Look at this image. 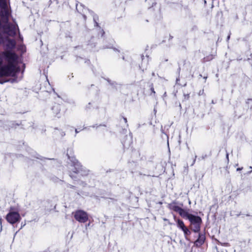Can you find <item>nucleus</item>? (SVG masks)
Here are the masks:
<instances>
[{
	"label": "nucleus",
	"instance_id": "f257e3e1",
	"mask_svg": "<svg viewBox=\"0 0 252 252\" xmlns=\"http://www.w3.org/2000/svg\"><path fill=\"white\" fill-rule=\"evenodd\" d=\"M18 57L14 53L10 51L0 53V78L14 74L15 63Z\"/></svg>",
	"mask_w": 252,
	"mask_h": 252
},
{
	"label": "nucleus",
	"instance_id": "f03ea898",
	"mask_svg": "<svg viewBox=\"0 0 252 252\" xmlns=\"http://www.w3.org/2000/svg\"><path fill=\"white\" fill-rule=\"evenodd\" d=\"M185 218L188 219L190 221L191 229L193 232H199L200 231L202 223V219L200 217L188 213Z\"/></svg>",
	"mask_w": 252,
	"mask_h": 252
},
{
	"label": "nucleus",
	"instance_id": "7ed1b4c3",
	"mask_svg": "<svg viewBox=\"0 0 252 252\" xmlns=\"http://www.w3.org/2000/svg\"><path fill=\"white\" fill-rule=\"evenodd\" d=\"M75 219L80 223H85L89 220L88 214L85 211L78 210L73 213Z\"/></svg>",
	"mask_w": 252,
	"mask_h": 252
},
{
	"label": "nucleus",
	"instance_id": "20e7f679",
	"mask_svg": "<svg viewBox=\"0 0 252 252\" xmlns=\"http://www.w3.org/2000/svg\"><path fill=\"white\" fill-rule=\"evenodd\" d=\"M168 208L174 212H177L183 218H185L188 213L186 210L177 205V203L173 201L168 205Z\"/></svg>",
	"mask_w": 252,
	"mask_h": 252
},
{
	"label": "nucleus",
	"instance_id": "39448f33",
	"mask_svg": "<svg viewBox=\"0 0 252 252\" xmlns=\"http://www.w3.org/2000/svg\"><path fill=\"white\" fill-rule=\"evenodd\" d=\"M21 217L16 212H10L6 216V220L11 224H14L20 221Z\"/></svg>",
	"mask_w": 252,
	"mask_h": 252
},
{
	"label": "nucleus",
	"instance_id": "423d86ee",
	"mask_svg": "<svg viewBox=\"0 0 252 252\" xmlns=\"http://www.w3.org/2000/svg\"><path fill=\"white\" fill-rule=\"evenodd\" d=\"M67 152H68V150H67ZM67 155L68 159L72 162V165H71L72 168L71 169L74 173H80L82 167L80 163L74 157H70L68 153H67Z\"/></svg>",
	"mask_w": 252,
	"mask_h": 252
},
{
	"label": "nucleus",
	"instance_id": "0eeeda50",
	"mask_svg": "<svg viewBox=\"0 0 252 252\" xmlns=\"http://www.w3.org/2000/svg\"><path fill=\"white\" fill-rule=\"evenodd\" d=\"M205 236L204 234L199 233L198 239L194 242V245L196 247L201 246L204 242Z\"/></svg>",
	"mask_w": 252,
	"mask_h": 252
},
{
	"label": "nucleus",
	"instance_id": "6e6552de",
	"mask_svg": "<svg viewBox=\"0 0 252 252\" xmlns=\"http://www.w3.org/2000/svg\"><path fill=\"white\" fill-rule=\"evenodd\" d=\"M7 43L6 44V46L7 48L9 49H13L15 47L16 45V42L15 40L13 39H8L7 37Z\"/></svg>",
	"mask_w": 252,
	"mask_h": 252
},
{
	"label": "nucleus",
	"instance_id": "1a4fd4ad",
	"mask_svg": "<svg viewBox=\"0 0 252 252\" xmlns=\"http://www.w3.org/2000/svg\"><path fill=\"white\" fill-rule=\"evenodd\" d=\"M52 110L56 116H58L61 110V106L59 104H55L52 107Z\"/></svg>",
	"mask_w": 252,
	"mask_h": 252
},
{
	"label": "nucleus",
	"instance_id": "9d476101",
	"mask_svg": "<svg viewBox=\"0 0 252 252\" xmlns=\"http://www.w3.org/2000/svg\"><path fill=\"white\" fill-rule=\"evenodd\" d=\"M90 13H91V14L93 17V20H94V26H96V27H99V24H98V23L97 22V21L98 20V16L96 14H95L92 11H90Z\"/></svg>",
	"mask_w": 252,
	"mask_h": 252
},
{
	"label": "nucleus",
	"instance_id": "9b49d317",
	"mask_svg": "<svg viewBox=\"0 0 252 252\" xmlns=\"http://www.w3.org/2000/svg\"><path fill=\"white\" fill-rule=\"evenodd\" d=\"M7 36L9 35L6 33L0 32V43H3L7 39Z\"/></svg>",
	"mask_w": 252,
	"mask_h": 252
},
{
	"label": "nucleus",
	"instance_id": "f8f14e48",
	"mask_svg": "<svg viewBox=\"0 0 252 252\" xmlns=\"http://www.w3.org/2000/svg\"><path fill=\"white\" fill-rule=\"evenodd\" d=\"M176 221L177 227L181 229V230L186 227L183 220L178 219Z\"/></svg>",
	"mask_w": 252,
	"mask_h": 252
},
{
	"label": "nucleus",
	"instance_id": "ddd939ff",
	"mask_svg": "<svg viewBox=\"0 0 252 252\" xmlns=\"http://www.w3.org/2000/svg\"><path fill=\"white\" fill-rule=\"evenodd\" d=\"M182 230L184 232L186 239H187V237L190 234V231L186 226L183 229H182Z\"/></svg>",
	"mask_w": 252,
	"mask_h": 252
},
{
	"label": "nucleus",
	"instance_id": "4468645a",
	"mask_svg": "<svg viewBox=\"0 0 252 252\" xmlns=\"http://www.w3.org/2000/svg\"><path fill=\"white\" fill-rule=\"evenodd\" d=\"M0 6L3 9H6L7 7L6 0H0Z\"/></svg>",
	"mask_w": 252,
	"mask_h": 252
},
{
	"label": "nucleus",
	"instance_id": "2eb2a0df",
	"mask_svg": "<svg viewBox=\"0 0 252 252\" xmlns=\"http://www.w3.org/2000/svg\"><path fill=\"white\" fill-rule=\"evenodd\" d=\"M248 108L252 110V99H248L246 101Z\"/></svg>",
	"mask_w": 252,
	"mask_h": 252
},
{
	"label": "nucleus",
	"instance_id": "dca6fc26",
	"mask_svg": "<svg viewBox=\"0 0 252 252\" xmlns=\"http://www.w3.org/2000/svg\"><path fill=\"white\" fill-rule=\"evenodd\" d=\"M4 9V19L6 21V23H8L7 22L8 20V17L9 15V11L7 10H6V9Z\"/></svg>",
	"mask_w": 252,
	"mask_h": 252
},
{
	"label": "nucleus",
	"instance_id": "f3484780",
	"mask_svg": "<svg viewBox=\"0 0 252 252\" xmlns=\"http://www.w3.org/2000/svg\"><path fill=\"white\" fill-rule=\"evenodd\" d=\"M150 90L151 91L152 94H153L154 95H155L156 92L154 90L153 85L152 84L151 85Z\"/></svg>",
	"mask_w": 252,
	"mask_h": 252
},
{
	"label": "nucleus",
	"instance_id": "a211bd4d",
	"mask_svg": "<svg viewBox=\"0 0 252 252\" xmlns=\"http://www.w3.org/2000/svg\"><path fill=\"white\" fill-rule=\"evenodd\" d=\"M196 158H197V156H195L194 159H193V161L192 162V163L191 164V165H193L195 163Z\"/></svg>",
	"mask_w": 252,
	"mask_h": 252
},
{
	"label": "nucleus",
	"instance_id": "6ab92c4d",
	"mask_svg": "<svg viewBox=\"0 0 252 252\" xmlns=\"http://www.w3.org/2000/svg\"><path fill=\"white\" fill-rule=\"evenodd\" d=\"M163 220L165 221H167L168 223L170 224L171 223L169 222V220L168 219H166V218H163Z\"/></svg>",
	"mask_w": 252,
	"mask_h": 252
},
{
	"label": "nucleus",
	"instance_id": "aec40b11",
	"mask_svg": "<svg viewBox=\"0 0 252 252\" xmlns=\"http://www.w3.org/2000/svg\"><path fill=\"white\" fill-rule=\"evenodd\" d=\"M249 170H250V171L249 172V173H250L252 172V166L249 167Z\"/></svg>",
	"mask_w": 252,
	"mask_h": 252
},
{
	"label": "nucleus",
	"instance_id": "412c9836",
	"mask_svg": "<svg viewBox=\"0 0 252 252\" xmlns=\"http://www.w3.org/2000/svg\"><path fill=\"white\" fill-rule=\"evenodd\" d=\"M123 119L126 123H127V119L126 118H123Z\"/></svg>",
	"mask_w": 252,
	"mask_h": 252
},
{
	"label": "nucleus",
	"instance_id": "4be33fe9",
	"mask_svg": "<svg viewBox=\"0 0 252 252\" xmlns=\"http://www.w3.org/2000/svg\"><path fill=\"white\" fill-rule=\"evenodd\" d=\"M242 169H243V168H242H242H238L237 169V171H240V170H241Z\"/></svg>",
	"mask_w": 252,
	"mask_h": 252
},
{
	"label": "nucleus",
	"instance_id": "5701e85b",
	"mask_svg": "<svg viewBox=\"0 0 252 252\" xmlns=\"http://www.w3.org/2000/svg\"><path fill=\"white\" fill-rule=\"evenodd\" d=\"M75 132H76V133H77L79 132V131H78L77 129H76V128L75 129Z\"/></svg>",
	"mask_w": 252,
	"mask_h": 252
},
{
	"label": "nucleus",
	"instance_id": "b1692460",
	"mask_svg": "<svg viewBox=\"0 0 252 252\" xmlns=\"http://www.w3.org/2000/svg\"><path fill=\"white\" fill-rule=\"evenodd\" d=\"M229 38H230V35H229L227 36V40H228L229 39Z\"/></svg>",
	"mask_w": 252,
	"mask_h": 252
},
{
	"label": "nucleus",
	"instance_id": "393cba45",
	"mask_svg": "<svg viewBox=\"0 0 252 252\" xmlns=\"http://www.w3.org/2000/svg\"><path fill=\"white\" fill-rule=\"evenodd\" d=\"M152 75L153 76H154L155 75V74L154 72H153Z\"/></svg>",
	"mask_w": 252,
	"mask_h": 252
},
{
	"label": "nucleus",
	"instance_id": "a878e982",
	"mask_svg": "<svg viewBox=\"0 0 252 252\" xmlns=\"http://www.w3.org/2000/svg\"><path fill=\"white\" fill-rule=\"evenodd\" d=\"M226 158H228V153L226 154Z\"/></svg>",
	"mask_w": 252,
	"mask_h": 252
},
{
	"label": "nucleus",
	"instance_id": "bb28decb",
	"mask_svg": "<svg viewBox=\"0 0 252 252\" xmlns=\"http://www.w3.org/2000/svg\"><path fill=\"white\" fill-rule=\"evenodd\" d=\"M186 97L188 99L189 98V94H188L187 96H186Z\"/></svg>",
	"mask_w": 252,
	"mask_h": 252
},
{
	"label": "nucleus",
	"instance_id": "cd10ccee",
	"mask_svg": "<svg viewBox=\"0 0 252 252\" xmlns=\"http://www.w3.org/2000/svg\"><path fill=\"white\" fill-rule=\"evenodd\" d=\"M70 176L72 178H73V175H72L71 174H70Z\"/></svg>",
	"mask_w": 252,
	"mask_h": 252
},
{
	"label": "nucleus",
	"instance_id": "c85d7f7f",
	"mask_svg": "<svg viewBox=\"0 0 252 252\" xmlns=\"http://www.w3.org/2000/svg\"><path fill=\"white\" fill-rule=\"evenodd\" d=\"M204 78L205 79H206L207 77H204Z\"/></svg>",
	"mask_w": 252,
	"mask_h": 252
},
{
	"label": "nucleus",
	"instance_id": "c756f323",
	"mask_svg": "<svg viewBox=\"0 0 252 252\" xmlns=\"http://www.w3.org/2000/svg\"><path fill=\"white\" fill-rule=\"evenodd\" d=\"M181 205L182 206H183V203L181 204Z\"/></svg>",
	"mask_w": 252,
	"mask_h": 252
},
{
	"label": "nucleus",
	"instance_id": "7c9ffc66",
	"mask_svg": "<svg viewBox=\"0 0 252 252\" xmlns=\"http://www.w3.org/2000/svg\"><path fill=\"white\" fill-rule=\"evenodd\" d=\"M174 219H175V218H176V217L175 216H174Z\"/></svg>",
	"mask_w": 252,
	"mask_h": 252
}]
</instances>
